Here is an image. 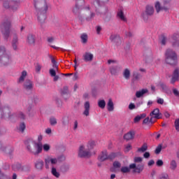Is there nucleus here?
Listing matches in <instances>:
<instances>
[{
	"mask_svg": "<svg viewBox=\"0 0 179 179\" xmlns=\"http://www.w3.org/2000/svg\"><path fill=\"white\" fill-rule=\"evenodd\" d=\"M35 7L36 8L38 20L41 24H43V23H45L46 12L48 9L45 0H35Z\"/></svg>",
	"mask_w": 179,
	"mask_h": 179,
	"instance_id": "nucleus-2",
	"label": "nucleus"
},
{
	"mask_svg": "<svg viewBox=\"0 0 179 179\" xmlns=\"http://www.w3.org/2000/svg\"><path fill=\"white\" fill-rule=\"evenodd\" d=\"M148 92V89H143L140 91H137L136 92V97L137 99H140L141 98L143 95H145V94H147Z\"/></svg>",
	"mask_w": 179,
	"mask_h": 179,
	"instance_id": "nucleus-22",
	"label": "nucleus"
},
{
	"mask_svg": "<svg viewBox=\"0 0 179 179\" xmlns=\"http://www.w3.org/2000/svg\"><path fill=\"white\" fill-rule=\"evenodd\" d=\"M34 166L37 171H41L43 168L44 162L42 159H38L34 162Z\"/></svg>",
	"mask_w": 179,
	"mask_h": 179,
	"instance_id": "nucleus-14",
	"label": "nucleus"
},
{
	"mask_svg": "<svg viewBox=\"0 0 179 179\" xmlns=\"http://www.w3.org/2000/svg\"><path fill=\"white\" fill-rule=\"evenodd\" d=\"M52 48H54V50H60L61 51H70L69 49H67V48L64 49L55 45H52Z\"/></svg>",
	"mask_w": 179,
	"mask_h": 179,
	"instance_id": "nucleus-49",
	"label": "nucleus"
},
{
	"mask_svg": "<svg viewBox=\"0 0 179 179\" xmlns=\"http://www.w3.org/2000/svg\"><path fill=\"white\" fill-rule=\"evenodd\" d=\"M136 108V106L134 103H130V104H129V110H133Z\"/></svg>",
	"mask_w": 179,
	"mask_h": 179,
	"instance_id": "nucleus-58",
	"label": "nucleus"
},
{
	"mask_svg": "<svg viewBox=\"0 0 179 179\" xmlns=\"http://www.w3.org/2000/svg\"><path fill=\"white\" fill-rule=\"evenodd\" d=\"M85 107V111L83 113V115L86 117H88L90 115V104L89 101H86L84 105Z\"/></svg>",
	"mask_w": 179,
	"mask_h": 179,
	"instance_id": "nucleus-21",
	"label": "nucleus"
},
{
	"mask_svg": "<svg viewBox=\"0 0 179 179\" xmlns=\"http://www.w3.org/2000/svg\"><path fill=\"white\" fill-rule=\"evenodd\" d=\"M160 115H162L161 113H159V108H155L154 110L150 113V116L152 118H155L157 120H159Z\"/></svg>",
	"mask_w": 179,
	"mask_h": 179,
	"instance_id": "nucleus-17",
	"label": "nucleus"
},
{
	"mask_svg": "<svg viewBox=\"0 0 179 179\" xmlns=\"http://www.w3.org/2000/svg\"><path fill=\"white\" fill-rule=\"evenodd\" d=\"M109 1V0H96L94 2V4L96 3L99 6H103L106 3H107Z\"/></svg>",
	"mask_w": 179,
	"mask_h": 179,
	"instance_id": "nucleus-35",
	"label": "nucleus"
},
{
	"mask_svg": "<svg viewBox=\"0 0 179 179\" xmlns=\"http://www.w3.org/2000/svg\"><path fill=\"white\" fill-rule=\"evenodd\" d=\"M69 124V119L68 116H64L62 118V124L63 126L66 127L68 126Z\"/></svg>",
	"mask_w": 179,
	"mask_h": 179,
	"instance_id": "nucleus-36",
	"label": "nucleus"
},
{
	"mask_svg": "<svg viewBox=\"0 0 179 179\" xmlns=\"http://www.w3.org/2000/svg\"><path fill=\"white\" fill-rule=\"evenodd\" d=\"M131 76V71L129 69H124L123 71V78L126 79V80H129Z\"/></svg>",
	"mask_w": 179,
	"mask_h": 179,
	"instance_id": "nucleus-25",
	"label": "nucleus"
},
{
	"mask_svg": "<svg viewBox=\"0 0 179 179\" xmlns=\"http://www.w3.org/2000/svg\"><path fill=\"white\" fill-rule=\"evenodd\" d=\"M134 137H135V132L133 131H130L127 132V134H124V136H123L124 140L127 141L133 140Z\"/></svg>",
	"mask_w": 179,
	"mask_h": 179,
	"instance_id": "nucleus-18",
	"label": "nucleus"
},
{
	"mask_svg": "<svg viewBox=\"0 0 179 179\" xmlns=\"http://www.w3.org/2000/svg\"><path fill=\"white\" fill-rule=\"evenodd\" d=\"M27 151L34 156H38L43 152V143L33 139H27L24 142Z\"/></svg>",
	"mask_w": 179,
	"mask_h": 179,
	"instance_id": "nucleus-1",
	"label": "nucleus"
},
{
	"mask_svg": "<svg viewBox=\"0 0 179 179\" xmlns=\"http://www.w3.org/2000/svg\"><path fill=\"white\" fill-rule=\"evenodd\" d=\"M122 67L120 66H115L110 68V73L113 76H117V73L121 71Z\"/></svg>",
	"mask_w": 179,
	"mask_h": 179,
	"instance_id": "nucleus-20",
	"label": "nucleus"
},
{
	"mask_svg": "<svg viewBox=\"0 0 179 179\" xmlns=\"http://www.w3.org/2000/svg\"><path fill=\"white\" fill-rule=\"evenodd\" d=\"M177 169V163L175 160L171 161V170L175 171Z\"/></svg>",
	"mask_w": 179,
	"mask_h": 179,
	"instance_id": "nucleus-41",
	"label": "nucleus"
},
{
	"mask_svg": "<svg viewBox=\"0 0 179 179\" xmlns=\"http://www.w3.org/2000/svg\"><path fill=\"white\" fill-rule=\"evenodd\" d=\"M73 13L78 15L79 19H81L82 16L85 17L87 22H90L95 16V13L90 12V7L87 6L83 8H80L79 6V2L77 1L76 6L73 8Z\"/></svg>",
	"mask_w": 179,
	"mask_h": 179,
	"instance_id": "nucleus-3",
	"label": "nucleus"
},
{
	"mask_svg": "<svg viewBox=\"0 0 179 179\" xmlns=\"http://www.w3.org/2000/svg\"><path fill=\"white\" fill-rule=\"evenodd\" d=\"M174 127L177 132H179V119H176L174 121Z\"/></svg>",
	"mask_w": 179,
	"mask_h": 179,
	"instance_id": "nucleus-45",
	"label": "nucleus"
},
{
	"mask_svg": "<svg viewBox=\"0 0 179 179\" xmlns=\"http://www.w3.org/2000/svg\"><path fill=\"white\" fill-rule=\"evenodd\" d=\"M41 68H42V66H41V64L37 63L36 65V72H40Z\"/></svg>",
	"mask_w": 179,
	"mask_h": 179,
	"instance_id": "nucleus-60",
	"label": "nucleus"
},
{
	"mask_svg": "<svg viewBox=\"0 0 179 179\" xmlns=\"http://www.w3.org/2000/svg\"><path fill=\"white\" fill-rule=\"evenodd\" d=\"M163 165H164V162L162 159H158L157 161V166L162 167L163 166Z\"/></svg>",
	"mask_w": 179,
	"mask_h": 179,
	"instance_id": "nucleus-53",
	"label": "nucleus"
},
{
	"mask_svg": "<svg viewBox=\"0 0 179 179\" xmlns=\"http://www.w3.org/2000/svg\"><path fill=\"white\" fill-rule=\"evenodd\" d=\"M3 6L5 8H10L15 11L17 9V0L7 1L5 0L3 3Z\"/></svg>",
	"mask_w": 179,
	"mask_h": 179,
	"instance_id": "nucleus-9",
	"label": "nucleus"
},
{
	"mask_svg": "<svg viewBox=\"0 0 179 179\" xmlns=\"http://www.w3.org/2000/svg\"><path fill=\"white\" fill-rule=\"evenodd\" d=\"M155 164V161L153 159L150 160V162H148V166H152Z\"/></svg>",
	"mask_w": 179,
	"mask_h": 179,
	"instance_id": "nucleus-63",
	"label": "nucleus"
},
{
	"mask_svg": "<svg viewBox=\"0 0 179 179\" xmlns=\"http://www.w3.org/2000/svg\"><path fill=\"white\" fill-rule=\"evenodd\" d=\"M153 117H151V119H150L149 117H145L144 120H143V124H147L148 123L154 124V122H152Z\"/></svg>",
	"mask_w": 179,
	"mask_h": 179,
	"instance_id": "nucleus-37",
	"label": "nucleus"
},
{
	"mask_svg": "<svg viewBox=\"0 0 179 179\" xmlns=\"http://www.w3.org/2000/svg\"><path fill=\"white\" fill-rule=\"evenodd\" d=\"M147 150H148V144L147 143L143 144V146H141V148H138V150H137V151L138 152H145Z\"/></svg>",
	"mask_w": 179,
	"mask_h": 179,
	"instance_id": "nucleus-33",
	"label": "nucleus"
},
{
	"mask_svg": "<svg viewBox=\"0 0 179 179\" xmlns=\"http://www.w3.org/2000/svg\"><path fill=\"white\" fill-rule=\"evenodd\" d=\"M108 110L109 112H113L114 110V103L111 99H109L108 103Z\"/></svg>",
	"mask_w": 179,
	"mask_h": 179,
	"instance_id": "nucleus-29",
	"label": "nucleus"
},
{
	"mask_svg": "<svg viewBox=\"0 0 179 179\" xmlns=\"http://www.w3.org/2000/svg\"><path fill=\"white\" fill-rule=\"evenodd\" d=\"M162 150V145L159 144L158 146H157V148H155V154L159 155Z\"/></svg>",
	"mask_w": 179,
	"mask_h": 179,
	"instance_id": "nucleus-48",
	"label": "nucleus"
},
{
	"mask_svg": "<svg viewBox=\"0 0 179 179\" xmlns=\"http://www.w3.org/2000/svg\"><path fill=\"white\" fill-rule=\"evenodd\" d=\"M50 74L51 76V77H54L56 76V71L53 69H50Z\"/></svg>",
	"mask_w": 179,
	"mask_h": 179,
	"instance_id": "nucleus-55",
	"label": "nucleus"
},
{
	"mask_svg": "<svg viewBox=\"0 0 179 179\" xmlns=\"http://www.w3.org/2000/svg\"><path fill=\"white\" fill-rule=\"evenodd\" d=\"M159 41H161V44H162V45H166L167 37L164 34L161 35V37L159 38Z\"/></svg>",
	"mask_w": 179,
	"mask_h": 179,
	"instance_id": "nucleus-34",
	"label": "nucleus"
},
{
	"mask_svg": "<svg viewBox=\"0 0 179 179\" xmlns=\"http://www.w3.org/2000/svg\"><path fill=\"white\" fill-rule=\"evenodd\" d=\"M50 145L45 143L44 145H43V149L44 150V152H48L50 150Z\"/></svg>",
	"mask_w": 179,
	"mask_h": 179,
	"instance_id": "nucleus-44",
	"label": "nucleus"
},
{
	"mask_svg": "<svg viewBox=\"0 0 179 179\" xmlns=\"http://www.w3.org/2000/svg\"><path fill=\"white\" fill-rule=\"evenodd\" d=\"M179 80V67L176 68L173 71V75L171 79V83L174 84L176 82Z\"/></svg>",
	"mask_w": 179,
	"mask_h": 179,
	"instance_id": "nucleus-13",
	"label": "nucleus"
},
{
	"mask_svg": "<svg viewBox=\"0 0 179 179\" xmlns=\"http://www.w3.org/2000/svg\"><path fill=\"white\" fill-rule=\"evenodd\" d=\"M150 157V154L149 152H144V158L148 159Z\"/></svg>",
	"mask_w": 179,
	"mask_h": 179,
	"instance_id": "nucleus-61",
	"label": "nucleus"
},
{
	"mask_svg": "<svg viewBox=\"0 0 179 179\" xmlns=\"http://www.w3.org/2000/svg\"><path fill=\"white\" fill-rule=\"evenodd\" d=\"M155 12L154 8L152 6H147V7H145V13L147 14V15H153Z\"/></svg>",
	"mask_w": 179,
	"mask_h": 179,
	"instance_id": "nucleus-24",
	"label": "nucleus"
},
{
	"mask_svg": "<svg viewBox=\"0 0 179 179\" xmlns=\"http://www.w3.org/2000/svg\"><path fill=\"white\" fill-rule=\"evenodd\" d=\"M67 92H68V87L66 86V87H64V90L62 91V94H67Z\"/></svg>",
	"mask_w": 179,
	"mask_h": 179,
	"instance_id": "nucleus-64",
	"label": "nucleus"
},
{
	"mask_svg": "<svg viewBox=\"0 0 179 179\" xmlns=\"http://www.w3.org/2000/svg\"><path fill=\"white\" fill-rule=\"evenodd\" d=\"M51 173L53 176H55L57 178H59L60 177V173L57 171L56 168L52 166Z\"/></svg>",
	"mask_w": 179,
	"mask_h": 179,
	"instance_id": "nucleus-31",
	"label": "nucleus"
},
{
	"mask_svg": "<svg viewBox=\"0 0 179 179\" xmlns=\"http://www.w3.org/2000/svg\"><path fill=\"white\" fill-rule=\"evenodd\" d=\"M58 162V160L56 157H53L52 156H48L45 159V168L49 169V165L51 164L52 166L56 165Z\"/></svg>",
	"mask_w": 179,
	"mask_h": 179,
	"instance_id": "nucleus-11",
	"label": "nucleus"
},
{
	"mask_svg": "<svg viewBox=\"0 0 179 179\" xmlns=\"http://www.w3.org/2000/svg\"><path fill=\"white\" fill-rule=\"evenodd\" d=\"M96 145L95 142L94 141H90L88 142L87 145V149L90 152L92 150L94 149V146Z\"/></svg>",
	"mask_w": 179,
	"mask_h": 179,
	"instance_id": "nucleus-30",
	"label": "nucleus"
},
{
	"mask_svg": "<svg viewBox=\"0 0 179 179\" xmlns=\"http://www.w3.org/2000/svg\"><path fill=\"white\" fill-rule=\"evenodd\" d=\"M155 9H157V13H159L160 10H167V7H162L159 1L155 2Z\"/></svg>",
	"mask_w": 179,
	"mask_h": 179,
	"instance_id": "nucleus-26",
	"label": "nucleus"
},
{
	"mask_svg": "<svg viewBox=\"0 0 179 179\" xmlns=\"http://www.w3.org/2000/svg\"><path fill=\"white\" fill-rule=\"evenodd\" d=\"M11 22L9 20H4L1 26V33L5 40H8L10 34Z\"/></svg>",
	"mask_w": 179,
	"mask_h": 179,
	"instance_id": "nucleus-7",
	"label": "nucleus"
},
{
	"mask_svg": "<svg viewBox=\"0 0 179 179\" xmlns=\"http://www.w3.org/2000/svg\"><path fill=\"white\" fill-rule=\"evenodd\" d=\"M12 62V57L10 54L7 52L3 47H0V64L6 66Z\"/></svg>",
	"mask_w": 179,
	"mask_h": 179,
	"instance_id": "nucleus-6",
	"label": "nucleus"
},
{
	"mask_svg": "<svg viewBox=\"0 0 179 179\" xmlns=\"http://www.w3.org/2000/svg\"><path fill=\"white\" fill-rule=\"evenodd\" d=\"M27 75V71H23L22 72V75H21V76H20V79H19V83H22V82H24V79H25Z\"/></svg>",
	"mask_w": 179,
	"mask_h": 179,
	"instance_id": "nucleus-38",
	"label": "nucleus"
},
{
	"mask_svg": "<svg viewBox=\"0 0 179 179\" xmlns=\"http://www.w3.org/2000/svg\"><path fill=\"white\" fill-rule=\"evenodd\" d=\"M80 38L82 43H83V44H85V43H87V41L88 36L86 34H83L81 35Z\"/></svg>",
	"mask_w": 179,
	"mask_h": 179,
	"instance_id": "nucleus-40",
	"label": "nucleus"
},
{
	"mask_svg": "<svg viewBox=\"0 0 179 179\" xmlns=\"http://www.w3.org/2000/svg\"><path fill=\"white\" fill-rule=\"evenodd\" d=\"M133 169V173L140 174L144 169V165L143 164H137L136 163L130 164L128 166H122L120 172L122 173H129Z\"/></svg>",
	"mask_w": 179,
	"mask_h": 179,
	"instance_id": "nucleus-4",
	"label": "nucleus"
},
{
	"mask_svg": "<svg viewBox=\"0 0 179 179\" xmlns=\"http://www.w3.org/2000/svg\"><path fill=\"white\" fill-rule=\"evenodd\" d=\"M113 166L115 169H120L121 168V163L120 162L115 161L113 163Z\"/></svg>",
	"mask_w": 179,
	"mask_h": 179,
	"instance_id": "nucleus-50",
	"label": "nucleus"
},
{
	"mask_svg": "<svg viewBox=\"0 0 179 179\" xmlns=\"http://www.w3.org/2000/svg\"><path fill=\"white\" fill-rule=\"evenodd\" d=\"M94 55L90 52H85L83 55V59L85 62H92L93 61Z\"/></svg>",
	"mask_w": 179,
	"mask_h": 179,
	"instance_id": "nucleus-16",
	"label": "nucleus"
},
{
	"mask_svg": "<svg viewBox=\"0 0 179 179\" xmlns=\"http://www.w3.org/2000/svg\"><path fill=\"white\" fill-rule=\"evenodd\" d=\"M0 115L2 119H12L13 114L11 113V108L8 105H0Z\"/></svg>",
	"mask_w": 179,
	"mask_h": 179,
	"instance_id": "nucleus-8",
	"label": "nucleus"
},
{
	"mask_svg": "<svg viewBox=\"0 0 179 179\" xmlns=\"http://www.w3.org/2000/svg\"><path fill=\"white\" fill-rule=\"evenodd\" d=\"M159 179H169V175L167 173H164L161 175Z\"/></svg>",
	"mask_w": 179,
	"mask_h": 179,
	"instance_id": "nucleus-56",
	"label": "nucleus"
},
{
	"mask_svg": "<svg viewBox=\"0 0 179 179\" xmlns=\"http://www.w3.org/2000/svg\"><path fill=\"white\" fill-rule=\"evenodd\" d=\"M24 89L27 91L32 90H33V83L31 80H27L24 83Z\"/></svg>",
	"mask_w": 179,
	"mask_h": 179,
	"instance_id": "nucleus-23",
	"label": "nucleus"
},
{
	"mask_svg": "<svg viewBox=\"0 0 179 179\" xmlns=\"http://www.w3.org/2000/svg\"><path fill=\"white\" fill-rule=\"evenodd\" d=\"M17 171H22V172H29L30 171L31 167L29 166H22L20 164H17L16 165Z\"/></svg>",
	"mask_w": 179,
	"mask_h": 179,
	"instance_id": "nucleus-15",
	"label": "nucleus"
},
{
	"mask_svg": "<svg viewBox=\"0 0 179 179\" xmlns=\"http://www.w3.org/2000/svg\"><path fill=\"white\" fill-rule=\"evenodd\" d=\"M26 128V125L24 124V122H22L20 124V127H19V131H21L22 133H23L25 130Z\"/></svg>",
	"mask_w": 179,
	"mask_h": 179,
	"instance_id": "nucleus-47",
	"label": "nucleus"
},
{
	"mask_svg": "<svg viewBox=\"0 0 179 179\" xmlns=\"http://www.w3.org/2000/svg\"><path fill=\"white\" fill-rule=\"evenodd\" d=\"M110 39L112 40V41H114V43H116V41H120V38L115 35H112L110 36Z\"/></svg>",
	"mask_w": 179,
	"mask_h": 179,
	"instance_id": "nucleus-46",
	"label": "nucleus"
},
{
	"mask_svg": "<svg viewBox=\"0 0 179 179\" xmlns=\"http://www.w3.org/2000/svg\"><path fill=\"white\" fill-rule=\"evenodd\" d=\"M98 159L101 162L108 160V154L106 150H104L101 152V154L98 157Z\"/></svg>",
	"mask_w": 179,
	"mask_h": 179,
	"instance_id": "nucleus-12",
	"label": "nucleus"
},
{
	"mask_svg": "<svg viewBox=\"0 0 179 179\" xmlns=\"http://www.w3.org/2000/svg\"><path fill=\"white\" fill-rule=\"evenodd\" d=\"M18 117L22 120H25V115L22 112H20V114L18 115Z\"/></svg>",
	"mask_w": 179,
	"mask_h": 179,
	"instance_id": "nucleus-57",
	"label": "nucleus"
},
{
	"mask_svg": "<svg viewBox=\"0 0 179 179\" xmlns=\"http://www.w3.org/2000/svg\"><path fill=\"white\" fill-rule=\"evenodd\" d=\"M50 123L51 126H55L57 124V120L55 117H52L50 118Z\"/></svg>",
	"mask_w": 179,
	"mask_h": 179,
	"instance_id": "nucleus-43",
	"label": "nucleus"
},
{
	"mask_svg": "<svg viewBox=\"0 0 179 179\" xmlns=\"http://www.w3.org/2000/svg\"><path fill=\"white\" fill-rule=\"evenodd\" d=\"M141 162H142V157H134V163H141Z\"/></svg>",
	"mask_w": 179,
	"mask_h": 179,
	"instance_id": "nucleus-54",
	"label": "nucleus"
},
{
	"mask_svg": "<svg viewBox=\"0 0 179 179\" xmlns=\"http://www.w3.org/2000/svg\"><path fill=\"white\" fill-rule=\"evenodd\" d=\"M133 78H134V80L138 81L142 78V76L137 71H134L133 72Z\"/></svg>",
	"mask_w": 179,
	"mask_h": 179,
	"instance_id": "nucleus-32",
	"label": "nucleus"
},
{
	"mask_svg": "<svg viewBox=\"0 0 179 179\" xmlns=\"http://www.w3.org/2000/svg\"><path fill=\"white\" fill-rule=\"evenodd\" d=\"M0 151H1V152H5V151H6V148L2 145L1 141H0Z\"/></svg>",
	"mask_w": 179,
	"mask_h": 179,
	"instance_id": "nucleus-62",
	"label": "nucleus"
},
{
	"mask_svg": "<svg viewBox=\"0 0 179 179\" xmlns=\"http://www.w3.org/2000/svg\"><path fill=\"white\" fill-rule=\"evenodd\" d=\"M35 36L31 34H29L27 36V43L29 44H34L35 43Z\"/></svg>",
	"mask_w": 179,
	"mask_h": 179,
	"instance_id": "nucleus-27",
	"label": "nucleus"
},
{
	"mask_svg": "<svg viewBox=\"0 0 179 179\" xmlns=\"http://www.w3.org/2000/svg\"><path fill=\"white\" fill-rule=\"evenodd\" d=\"M117 157V154L115 152H111L110 155H108V160L113 161Z\"/></svg>",
	"mask_w": 179,
	"mask_h": 179,
	"instance_id": "nucleus-39",
	"label": "nucleus"
},
{
	"mask_svg": "<svg viewBox=\"0 0 179 179\" xmlns=\"http://www.w3.org/2000/svg\"><path fill=\"white\" fill-rule=\"evenodd\" d=\"M165 62L169 65H176L178 62V55L175 51L168 49L165 52Z\"/></svg>",
	"mask_w": 179,
	"mask_h": 179,
	"instance_id": "nucleus-5",
	"label": "nucleus"
},
{
	"mask_svg": "<svg viewBox=\"0 0 179 179\" xmlns=\"http://www.w3.org/2000/svg\"><path fill=\"white\" fill-rule=\"evenodd\" d=\"M99 107L101 109H104L106 107L105 100H100L98 103Z\"/></svg>",
	"mask_w": 179,
	"mask_h": 179,
	"instance_id": "nucleus-42",
	"label": "nucleus"
},
{
	"mask_svg": "<svg viewBox=\"0 0 179 179\" xmlns=\"http://www.w3.org/2000/svg\"><path fill=\"white\" fill-rule=\"evenodd\" d=\"M92 156L91 152L85 149L84 145H80L78 151V157L80 158H90Z\"/></svg>",
	"mask_w": 179,
	"mask_h": 179,
	"instance_id": "nucleus-10",
	"label": "nucleus"
},
{
	"mask_svg": "<svg viewBox=\"0 0 179 179\" xmlns=\"http://www.w3.org/2000/svg\"><path fill=\"white\" fill-rule=\"evenodd\" d=\"M117 19H120L122 22H124V23H127V19L125 17L124 12L122 10H119V11H117Z\"/></svg>",
	"mask_w": 179,
	"mask_h": 179,
	"instance_id": "nucleus-19",
	"label": "nucleus"
},
{
	"mask_svg": "<svg viewBox=\"0 0 179 179\" xmlns=\"http://www.w3.org/2000/svg\"><path fill=\"white\" fill-rule=\"evenodd\" d=\"M145 117H146V114L145 113H143L140 115H137V116H136V117H134V123H138L141 120L145 119Z\"/></svg>",
	"mask_w": 179,
	"mask_h": 179,
	"instance_id": "nucleus-28",
	"label": "nucleus"
},
{
	"mask_svg": "<svg viewBox=\"0 0 179 179\" xmlns=\"http://www.w3.org/2000/svg\"><path fill=\"white\" fill-rule=\"evenodd\" d=\"M51 61H52V63L53 64V68L56 69L57 71H58L57 62L55 61V59H52Z\"/></svg>",
	"mask_w": 179,
	"mask_h": 179,
	"instance_id": "nucleus-52",
	"label": "nucleus"
},
{
	"mask_svg": "<svg viewBox=\"0 0 179 179\" xmlns=\"http://www.w3.org/2000/svg\"><path fill=\"white\" fill-rule=\"evenodd\" d=\"M157 103L159 104V105H163L164 103V100L162 98H159L157 100Z\"/></svg>",
	"mask_w": 179,
	"mask_h": 179,
	"instance_id": "nucleus-59",
	"label": "nucleus"
},
{
	"mask_svg": "<svg viewBox=\"0 0 179 179\" xmlns=\"http://www.w3.org/2000/svg\"><path fill=\"white\" fill-rule=\"evenodd\" d=\"M131 149H132L131 145L127 144L124 148V152H129Z\"/></svg>",
	"mask_w": 179,
	"mask_h": 179,
	"instance_id": "nucleus-51",
	"label": "nucleus"
}]
</instances>
